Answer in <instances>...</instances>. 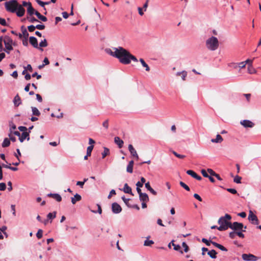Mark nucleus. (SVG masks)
I'll list each match as a JSON object with an SVG mask.
<instances>
[{
    "label": "nucleus",
    "instance_id": "f257e3e1",
    "mask_svg": "<svg viewBox=\"0 0 261 261\" xmlns=\"http://www.w3.org/2000/svg\"><path fill=\"white\" fill-rule=\"evenodd\" d=\"M114 50H115V57L117 58L119 62L123 64H129L131 60L138 62L136 57L122 47L119 46L117 48H114Z\"/></svg>",
    "mask_w": 261,
    "mask_h": 261
},
{
    "label": "nucleus",
    "instance_id": "f03ea898",
    "mask_svg": "<svg viewBox=\"0 0 261 261\" xmlns=\"http://www.w3.org/2000/svg\"><path fill=\"white\" fill-rule=\"evenodd\" d=\"M6 10L11 13H15L18 17H22L25 13V9L18 4L17 0H10L5 3Z\"/></svg>",
    "mask_w": 261,
    "mask_h": 261
},
{
    "label": "nucleus",
    "instance_id": "7ed1b4c3",
    "mask_svg": "<svg viewBox=\"0 0 261 261\" xmlns=\"http://www.w3.org/2000/svg\"><path fill=\"white\" fill-rule=\"evenodd\" d=\"M231 219V216L228 214H226L224 216L221 217L218 221V223L219 224L218 230L224 231L230 228L231 224L230 220Z\"/></svg>",
    "mask_w": 261,
    "mask_h": 261
},
{
    "label": "nucleus",
    "instance_id": "20e7f679",
    "mask_svg": "<svg viewBox=\"0 0 261 261\" xmlns=\"http://www.w3.org/2000/svg\"><path fill=\"white\" fill-rule=\"evenodd\" d=\"M205 45L208 49L214 51L218 48L219 41L216 37L212 36L206 40Z\"/></svg>",
    "mask_w": 261,
    "mask_h": 261
},
{
    "label": "nucleus",
    "instance_id": "39448f33",
    "mask_svg": "<svg viewBox=\"0 0 261 261\" xmlns=\"http://www.w3.org/2000/svg\"><path fill=\"white\" fill-rule=\"evenodd\" d=\"M4 43L5 46V51L8 53H10V51L13 50V47L12 46L13 44L12 39L8 36H5L4 38Z\"/></svg>",
    "mask_w": 261,
    "mask_h": 261
},
{
    "label": "nucleus",
    "instance_id": "423d86ee",
    "mask_svg": "<svg viewBox=\"0 0 261 261\" xmlns=\"http://www.w3.org/2000/svg\"><path fill=\"white\" fill-rule=\"evenodd\" d=\"M244 225L243 223H239L238 222H234L233 223L230 224V228L234 230H241L242 231H245V230H243ZM244 228H246V226H244Z\"/></svg>",
    "mask_w": 261,
    "mask_h": 261
},
{
    "label": "nucleus",
    "instance_id": "0eeeda50",
    "mask_svg": "<svg viewBox=\"0 0 261 261\" xmlns=\"http://www.w3.org/2000/svg\"><path fill=\"white\" fill-rule=\"evenodd\" d=\"M242 259L245 261H256L258 259L259 257L255 255L249 253L243 254L242 255Z\"/></svg>",
    "mask_w": 261,
    "mask_h": 261
},
{
    "label": "nucleus",
    "instance_id": "6e6552de",
    "mask_svg": "<svg viewBox=\"0 0 261 261\" xmlns=\"http://www.w3.org/2000/svg\"><path fill=\"white\" fill-rule=\"evenodd\" d=\"M248 219L252 224L258 225L259 223L257 216L251 211H249Z\"/></svg>",
    "mask_w": 261,
    "mask_h": 261
},
{
    "label": "nucleus",
    "instance_id": "1a4fd4ad",
    "mask_svg": "<svg viewBox=\"0 0 261 261\" xmlns=\"http://www.w3.org/2000/svg\"><path fill=\"white\" fill-rule=\"evenodd\" d=\"M29 42L30 44L35 48L38 49L41 51H43V49L41 48H39L37 39L36 37L31 36L29 38Z\"/></svg>",
    "mask_w": 261,
    "mask_h": 261
},
{
    "label": "nucleus",
    "instance_id": "9d476101",
    "mask_svg": "<svg viewBox=\"0 0 261 261\" xmlns=\"http://www.w3.org/2000/svg\"><path fill=\"white\" fill-rule=\"evenodd\" d=\"M112 211L114 214H119L122 211L120 205L116 202H114L112 204Z\"/></svg>",
    "mask_w": 261,
    "mask_h": 261
},
{
    "label": "nucleus",
    "instance_id": "9b49d317",
    "mask_svg": "<svg viewBox=\"0 0 261 261\" xmlns=\"http://www.w3.org/2000/svg\"><path fill=\"white\" fill-rule=\"evenodd\" d=\"M241 124L245 127H252L254 124L249 120H244L241 121Z\"/></svg>",
    "mask_w": 261,
    "mask_h": 261
},
{
    "label": "nucleus",
    "instance_id": "f8f14e48",
    "mask_svg": "<svg viewBox=\"0 0 261 261\" xmlns=\"http://www.w3.org/2000/svg\"><path fill=\"white\" fill-rule=\"evenodd\" d=\"M186 173L188 175H191L192 177H193V178L196 179L198 180H201V179H202V177L200 176H199L198 174H197L196 173H195L193 170H187Z\"/></svg>",
    "mask_w": 261,
    "mask_h": 261
},
{
    "label": "nucleus",
    "instance_id": "ddd939ff",
    "mask_svg": "<svg viewBox=\"0 0 261 261\" xmlns=\"http://www.w3.org/2000/svg\"><path fill=\"white\" fill-rule=\"evenodd\" d=\"M128 148L132 155L135 157L137 159H139L137 152L132 144L128 145Z\"/></svg>",
    "mask_w": 261,
    "mask_h": 261
},
{
    "label": "nucleus",
    "instance_id": "4468645a",
    "mask_svg": "<svg viewBox=\"0 0 261 261\" xmlns=\"http://www.w3.org/2000/svg\"><path fill=\"white\" fill-rule=\"evenodd\" d=\"M25 139H27L28 141L30 140V135L29 133L23 132L21 134H20V136L19 138V140L20 142H23Z\"/></svg>",
    "mask_w": 261,
    "mask_h": 261
},
{
    "label": "nucleus",
    "instance_id": "2eb2a0df",
    "mask_svg": "<svg viewBox=\"0 0 261 261\" xmlns=\"http://www.w3.org/2000/svg\"><path fill=\"white\" fill-rule=\"evenodd\" d=\"M122 190L125 193L129 194L132 195V196L134 195V194L133 193L132 191V188L126 183L124 184V187H123V189Z\"/></svg>",
    "mask_w": 261,
    "mask_h": 261
},
{
    "label": "nucleus",
    "instance_id": "dca6fc26",
    "mask_svg": "<svg viewBox=\"0 0 261 261\" xmlns=\"http://www.w3.org/2000/svg\"><path fill=\"white\" fill-rule=\"evenodd\" d=\"M48 197H52L56 199L58 202H60L62 200V197L59 194L55 193H49L47 195Z\"/></svg>",
    "mask_w": 261,
    "mask_h": 261
},
{
    "label": "nucleus",
    "instance_id": "f3484780",
    "mask_svg": "<svg viewBox=\"0 0 261 261\" xmlns=\"http://www.w3.org/2000/svg\"><path fill=\"white\" fill-rule=\"evenodd\" d=\"M114 142L118 146L119 148L122 147L124 143L123 141L120 139L119 137H115L114 138Z\"/></svg>",
    "mask_w": 261,
    "mask_h": 261
},
{
    "label": "nucleus",
    "instance_id": "a211bd4d",
    "mask_svg": "<svg viewBox=\"0 0 261 261\" xmlns=\"http://www.w3.org/2000/svg\"><path fill=\"white\" fill-rule=\"evenodd\" d=\"M140 200L142 202H148L149 201V197L146 193H143L139 195Z\"/></svg>",
    "mask_w": 261,
    "mask_h": 261
},
{
    "label": "nucleus",
    "instance_id": "6ab92c4d",
    "mask_svg": "<svg viewBox=\"0 0 261 261\" xmlns=\"http://www.w3.org/2000/svg\"><path fill=\"white\" fill-rule=\"evenodd\" d=\"M71 199L72 203L74 204L77 201H79L82 199V197L79 194H76L74 197H71Z\"/></svg>",
    "mask_w": 261,
    "mask_h": 261
},
{
    "label": "nucleus",
    "instance_id": "aec40b11",
    "mask_svg": "<svg viewBox=\"0 0 261 261\" xmlns=\"http://www.w3.org/2000/svg\"><path fill=\"white\" fill-rule=\"evenodd\" d=\"M133 166H134V161L133 160L129 162L126 171L127 172L132 173L133 171Z\"/></svg>",
    "mask_w": 261,
    "mask_h": 261
},
{
    "label": "nucleus",
    "instance_id": "412c9836",
    "mask_svg": "<svg viewBox=\"0 0 261 261\" xmlns=\"http://www.w3.org/2000/svg\"><path fill=\"white\" fill-rule=\"evenodd\" d=\"M223 139L221 136L219 134H217L216 139H212L211 142L213 143H221Z\"/></svg>",
    "mask_w": 261,
    "mask_h": 261
},
{
    "label": "nucleus",
    "instance_id": "4be33fe9",
    "mask_svg": "<svg viewBox=\"0 0 261 261\" xmlns=\"http://www.w3.org/2000/svg\"><path fill=\"white\" fill-rule=\"evenodd\" d=\"M36 11L33 8L32 4L27 8V13L30 16L35 14Z\"/></svg>",
    "mask_w": 261,
    "mask_h": 261
},
{
    "label": "nucleus",
    "instance_id": "5701e85b",
    "mask_svg": "<svg viewBox=\"0 0 261 261\" xmlns=\"http://www.w3.org/2000/svg\"><path fill=\"white\" fill-rule=\"evenodd\" d=\"M212 244L214 246H215L216 247H217L218 248H219V249H220L222 251H227V249L225 247H224L222 245L219 244H218V243H216L215 242H212Z\"/></svg>",
    "mask_w": 261,
    "mask_h": 261
},
{
    "label": "nucleus",
    "instance_id": "b1692460",
    "mask_svg": "<svg viewBox=\"0 0 261 261\" xmlns=\"http://www.w3.org/2000/svg\"><path fill=\"white\" fill-rule=\"evenodd\" d=\"M35 15L38 19L43 22H45L47 20V18L45 16L42 15L39 12L36 11Z\"/></svg>",
    "mask_w": 261,
    "mask_h": 261
},
{
    "label": "nucleus",
    "instance_id": "393cba45",
    "mask_svg": "<svg viewBox=\"0 0 261 261\" xmlns=\"http://www.w3.org/2000/svg\"><path fill=\"white\" fill-rule=\"evenodd\" d=\"M176 74L177 76L181 75L182 80L185 81L187 75V72L186 71H182L181 72H177Z\"/></svg>",
    "mask_w": 261,
    "mask_h": 261
},
{
    "label": "nucleus",
    "instance_id": "a878e982",
    "mask_svg": "<svg viewBox=\"0 0 261 261\" xmlns=\"http://www.w3.org/2000/svg\"><path fill=\"white\" fill-rule=\"evenodd\" d=\"M174 241H172L170 243H169L168 246L169 248H170V244H172V245L174 247V250L176 251H179L180 249V246L179 245H176L174 243Z\"/></svg>",
    "mask_w": 261,
    "mask_h": 261
},
{
    "label": "nucleus",
    "instance_id": "bb28decb",
    "mask_svg": "<svg viewBox=\"0 0 261 261\" xmlns=\"http://www.w3.org/2000/svg\"><path fill=\"white\" fill-rule=\"evenodd\" d=\"M139 61L141 62L143 67L145 68V70L146 71H149L150 70V68H149V66L145 62V61L142 58L140 59Z\"/></svg>",
    "mask_w": 261,
    "mask_h": 261
},
{
    "label": "nucleus",
    "instance_id": "cd10ccee",
    "mask_svg": "<svg viewBox=\"0 0 261 261\" xmlns=\"http://www.w3.org/2000/svg\"><path fill=\"white\" fill-rule=\"evenodd\" d=\"M217 254V252L214 249H212L207 252V254L212 258H216Z\"/></svg>",
    "mask_w": 261,
    "mask_h": 261
},
{
    "label": "nucleus",
    "instance_id": "c85d7f7f",
    "mask_svg": "<svg viewBox=\"0 0 261 261\" xmlns=\"http://www.w3.org/2000/svg\"><path fill=\"white\" fill-rule=\"evenodd\" d=\"M14 103L16 106H18L21 103V99L18 95L15 96L14 99Z\"/></svg>",
    "mask_w": 261,
    "mask_h": 261
},
{
    "label": "nucleus",
    "instance_id": "c756f323",
    "mask_svg": "<svg viewBox=\"0 0 261 261\" xmlns=\"http://www.w3.org/2000/svg\"><path fill=\"white\" fill-rule=\"evenodd\" d=\"M21 29L23 38H28L29 33L23 25L21 27Z\"/></svg>",
    "mask_w": 261,
    "mask_h": 261
},
{
    "label": "nucleus",
    "instance_id": "7c9ffc66",
    "mask_svg": "<svg viewBox=\"0 0 261 261\" xmlns=\"http://www.w3.org/2000/svg\"><path fill=\"white\" fill-rule=\"evenodd\" d=\"M10 144V140L8 138H5L3 142L2 143V146L3 147H8Z\"/></svg>",
    "mask_w": 261,
    "mask_h": 261
},
{
    "label": "nucleus",
    "instance_id": "2f4dec72",
    "mask_svg": "<svg viewBox=\"0 0 261 261\" xmlns=\"http://www.w3.org/2000/svg\"><path fill=\"white\" fill-rule=\"evenodd\" d=\"M39 48H42V47H45L47 46L48 43L47 42V40L46 39H44V40H42L38 45Z\"/></svg>",
    "mask_w": 261,
    "mask_h": 261
},
{
    "label": "nucleus",
    "instance_id": "473e14b6",
    "mask_svg": "<svg viewBox=\"0 0 261 261\" xmlns=\"http://www.w3.org/2000/svg\"><path fill=\"white\" fill-rule=\"evenodd\" d=\"M32 114L33 115L39 116L40 115V112L36 107H32Z\"/></svg>",
    "mask_w": 261,
    "mask_h": 261
},
{
    "label": "nucleus",
    "instance_id": "72a5a7b5",
    "mask_svg": "<svg viewBox=\"0 0 261 261\" xmlns=\"http://www.w3.org/2000/svg\"><path fill=\"white\" fill-rule=\"evenodd\" d=\"M56 212H54L53 213H49L47 215V218L48 219L52 220L56 218Z\"/></svg>",
    "mask_w": 261,
    "mask_h": 261
},
{
    "label": "nucleus",
    "instance_id": "f704fd0d",
    "mask_svg": "<svg viewBox=\"0 0 261 261\" xmlns=\"http://www.w3.org/2000/svg\"><path fill=\"white\" fill-rule=\"evenodd\" d=\"M109 153H110V150L107 147H104L103 152L102 153V158L104 159Z\"/></svg>",
    "mask_w": 261,
    "mask_h": 261
},
{
    "label": "nucleus",
    "instance_id": "c9c22d12",
    "mask_svg": "<svg viewBox=\"0 0 261 261\" xmlns=\"http://www.w3.org/2000/svg\"><path fill=\"white\" fill-rule=\"evenodd\" d=\"M96 205H97V206L98 207L97 211L91 210H90L91 212L92 213H98V214H101L102 213V209H101L100 205L99 204H97Z\"/></svg>",
    "mask_w": 261,
    "mask_h": 261
},
{
    "label": "nucleus",
    "instance_id": "e433bc0d",
    "mask_svg": "<svg viewBox=\"0 0 261 261\" xmlns=\"http://www.w3.org/2000/svg\"><path fill=\"white\" fill-rule=\"evenodd\" d=\"M153 244H154V242L153 241L148 240L147 239L144 241V245L145 246H150Z\"/></svg>",
    "mask_w": 261,
    "mask_h": 261
},
{
    "label": "nucleus",
    "instance_id": "4c0bfd02",
    "mask_svg": "<svg viewBox=\"0 0 261 261\" xmlns=\"http://www.w3.org/2000/svg\"><path fill=\"white\" fill-rule=\"evenodd\" d=\"M9 137L10 140H11L12 142H15L16 140V138L13 136V135L12 134V130H11V129H10V133L9 134Z\"/></svg>",
    "mask_w": 261,
    "mask_h": 261
},
{
    "label": "nucleus",
    "instance_id": "58836bf2",
    "mask_svg": "<svg viewBox=\"0 0 261 261\" xmlns=\"http://www.w3.org/2000/svg\"><path fill=\"white\" fill-rule=\"evenodd\" d=\"M93 147H94L93 145H90L87 147V155H89V156L91 155L92 151L93 149Z\"/></svg>",
    "mask_w": 261,
    "mask_h": 261
},
{
    "label": "nucleus",
    "instance_id": "ea45409f",
    "mask_svg": "<svg viewBox=\"0 0 261 261\" xmlns=\"http://www.w3.org/2000/svg\"><path fill=\"white\" fill-rule=\"evenodd\" d=\"M242 177L241 176H239V175H236L233 179V181L234 182L237 184H240L241 182Z\"/></svg>",
    "mask_w": 261,
    "mask_h": 261
},
{
    "label": "nucleus",
    "instance_id": "a19ab883",
    "mask_svg": "<svg viewBox=\"0 0 261 261\" xmlns=\"http://www.w3.org/2000/svg\"><path fill=\"white\" fill-rule=\"evenodd\" d=\"M179 184L181 187H182L183 188H184L186 190L189 191L190 188L184 182L180 181Z\"/></svg>",
    "mask_w": 261,
    "mask_h": 261
},
{
    "label": "nucleus",
    "instance_id": "79ce46f5",
    "mask_svg": "<svg viewBox=\"0 0 261 261\" xmlns=\"http://www.w3.org/2000/svg\"><path fill=\"white\" fill-rule=\"evenodd\" d=\"M172 153L175 156H176L177 158H179V159H184V158H185V155H182V154H178L177 153L176 151H172Z\"/></svg>",
    "mask_w": 261,
    "mask_h": 261
},
{
    "label": "nucleus",
    "instance_id": "37998d69",
    "mask_svg": "<svg viewBox=\"0 0 261 261\" xmlns=\"http://www.w3.org/2000/svg\"><path fill=\"white\" fill-rule=\"evenodd\" d=\"M43 231L42 229H39L36 233V237L38 239H41L42 237Z\"/></svg>",
    "mask_w": 261,
    "mask_h": 261
},
{
    "label": "nucleus",
    "instance_id": "c03bdc74",
    "mask_svg": "<svg viewBox=\"0 0 261 261\" xmlns=\"http://www.w3.org/2000/svg\"><path fill=\"white\" fill-rule=\"evenodd\" d=\"M36 3L39 5L41 7H43V9L44 10H46V8L45 7H44V2H42L41 1V0H35Z\"/></svg>",
    "mask_w": 261,
    "mask_h": 261
},
{
    "label": "nucleus",
    "instance_id": "a18cd8bd",
    "mask_svg": "<svg viewBox=\"0 0 261 261\" xmlns=\"http://www.w3.org/2000/svg\"><path fill=\"white\" fill-rule=\"evenodd\" d=\"M202 242L203 243H204L207 246H210L211 244H212V242H213V241H212L211 240L208 241L205 238H203L202 239Z\"/></svg>",
    "mask_w": 261,
    "mask_h": 261
},
{
    "label": "nucleus",
    "instance_id": "49530a36",
    "mask_svg": "<svg viewBox=\"0 0 261 261\" xmlns=\"http://www.w3.org/2000/svg\"><path fill=\"white\" fill-rule=\"evenodd\" d=\"M248 72L250 74H253L255 72V70L252 67V65H249L248 68Z\"/></svg>",
    "mask_w": 261,
    "mask_h": 261
},
{
    "label": "nucleus",
    "instance_id": "de8ad7c7",
    "mask_svg": "<svg viewBox=\"0 0 261 261\" xmlns=\"http://www.w3.org/2000/svg\"><path fill=\"white\" fill-rule=\"evenodd\" d=\"M18 129L22 133L23 132H27L28 128L25 126H18Z\"/></svg>",
    "mask_w": 261,
    "mask_h": 261
},
{
    "label": "nucleus",
    "instance_id": "09e8293b",
    "mask_svg": "<svg viewBox=\"0 0 261 261\" xmlns=\"http://www.w3.org/2000/svg\"><path fill=\"white\" fill-rule=\"evenodd\" d=\"M106 51L108 54L115 57V50L113 51L111 49H107Z\"/></svg>",
    "mask_w": 261,
    "mask_h": 261
},
{
    "label": "nucleus",
    "instance_id": "8fccbe9b",
    "mask_svg": "<svg viewBox=\"0 0 261 261\" xmlns=\"http://www.w3.org/2000/svg\"><path fill=\"white\" fill-rule=\"evenodd\" d=\"M0 24L3 26H7V23L4 18L0 17Z\"/></svg>",
    "mask_w": 261,
    "mask_h": 261
},
{
    "label": "nucleus",
    "instance_id": "3c124183",
    "mask_svg": "<svg viewBox=\"0 0 261 261\" xmlns=\"http://www.w3.org/2000/svg\"><path fill=\"white\" fill-rule=\"evenodd\" d=\"M6 189V185L4 182L0 183V191H5Z\"/></svg>",
    "mask_w": 261,
    "mask_h": 261
},
{
    "label": "nucleus",
    "instance_id": "603ef678",
    "mask_svg": "<svg viewBox=\"0 0 261 261\" xmlns=\"http://www.w3.org/2000/svg\"><path fill=\"white\" fill-rule=\"evenodd\" d=\"M226 190L228 192H230V193H232L233 194H236L237 193V190L236 189H234L227 188V189H226Z\"/></svg>",
    "mask_w": 261,
    "mask_h": 261
},
{
    "label": "nucleus",
    "instance_id": "864d4df0",
    "mask_svg": "<svg viewBox=\"0 0 261 261\" xmlns=\"http://www.w3.org/2000/svg\"><path fill=\"white\" fill-rule=\"evenodd\" d=\"M28 20L30 22H32V23H33L34 22H38V20L35 17H28L27 18Z\"/></svg>",
    "mask_w": 261,
    "mask_h": 261
},
{
    "label": "nucleus",
    "instance_id": "5fc2aeb1",
    "mask_svg": "<svg viewBox=\"0 0 261 261\" xmlns=\"http://www.w3.org/2000/svg\"><path fill=\"white\" fill-rule=\"evenodd\" d=\"M207 172L210 174V176H214L216 173L213 170L210 168L207 169Z\"/></svg>",
    "mask_w": 261,
    "mask_h": 261
},
{
    "label": "nucleus",
    "instance_id": "6e6d98bb",
    "mask_svg": "<svg viewBox=\"0 0 261 261\" xmlns=\"http://www.w3.org/2000/svg\"><path fill=\"white\" fill-rule=\"evenodd\" d=\"M237 64H238V67H239L240 69L244 68L246 66L245 62H241Z\"/></svg>",
    "mask_w": 261,
    "mask_h": 261
},
{
    "label": "nucleus",
    "instance_id": "4d7b16f0",
    "mask_svg": "<svg viewBox=\"0 0 261 261\" xmlns=\"http://www.w3.org/2000/svg\"><path fill=\"white\" fill-rule=\"evenodd\" d=\"M182 246L184 248V251L185 252H187L189 250V247L185 242L182 243Z\"/></svg>",
    "mask_w": 261,
    "mask_h": 261
},
{
    "label": "nucleus",
    "instance_id": "13d9d810",
    "mask_svg": "<svg viewBox=\"0 0 261 261\" xmlns=\"http://www.w3.org/2000/svg\"><path fill=\"white\" fill-rule=\"evenodd\" d=\"M122 199L123 200V201H124V202L125 203V204H126V205H127L128 206H129L128 205V202H129V201L130 199H129V198H126L125 197V196H123V197H122Z\"/></svg>",
    "mask_w": 261,
    "mask_h": 261
},
{
    "label": "nucleus",
    "instance_id": "bf43d9fd",
    "mask_svg": "<svg viewBox=\"0 0 261 261\" xmlns=\"http://www.w3.org/2000/svg\"><path fill=\"white\" fill-rule=\"evenodd\" d=\"M28 30L29 32H32L35 31L36 28V26L33 25H31L28 27Z\"/></svg>",
    "mask_w": 261,
    "mask_h": 261
},
{
    "label": "nucleus",
    "instance_id": "052dcab7",
    "mask_svg": "<svg viewBox=\"0 0 261 261\" xmlns=\"http://www.w3.org/2000/svg\"><path fill=\"white\" fill-rule=\"evenodd\" d=\"M31 4V3L28 2H25V1H23L22 2V5H21V6H22V7H28Z\"/></svg>",
    "mask_w": 261,
    "mask_h": 261
},
{
    "label": "nucleus",
    "instance_id": "680f3d73",
    "mask_svg": "<svg viewBox=\"0 0 261 261\" xmlns=\"http://www.w3.org/2000/svg\"><path fill=\"white\" fill-rule=\"evenodd\" d=\"M36 28L40 30H42L44 29L45 25L44 24H37L36 25Z\"/></svg>",
    "mask_w": 261,
    "mask_h": 261
},
{
    "label": "nucleus",
    "instance_id": "e2e57ef3",
    "mask_svg": "<svg viewBox=\"0 0 261 261\" xmlns=\"http://www.w3.org/2000/svg\"><path fill=\"white\" fill-rule=\"evenodd\" d=\"M201 172L202 175L205 177H208L209 175L207 173V172L204 169H202Z\"/></svg>",
    "mask_w": 261,
    "mask_h": 261
},
{
    "label": "nucleus",
    "instance_id": "0e129e2a",
    "mask_svg": "<svg viewBox=\"0 0 261 261\" xmlns=\"http://www.w3.org/2000/svg\"><path fill=\"white\" fill-rule=\"evenodd\" d=\"M236 235V231H232L229 233V237L231 239H234Z\"/></svg>",
    "mask_w": 261,
    "mask_h": 261
},
{
    "label": "nucleus",
    "instance_id": "69168bd1",
    "mask_svg": "<svg viewBox=\"0 0 261 261\" xmlns=\"http://www.w3.org/2000/svg\"><path fill=\"white\" fill-rule=\"evenodd\" d=\"M194 197L197 199L199 201H202V198L198 194H194L193 195Z\"/></svg>",
    "mask_w": 261,
    "mask_h": 261
},
{
    "label": "nucleus",
    "instance_id": "338daca9",
    "mask_svg": "<svg viewBox=\"0 0 261 261\" xmlns=\"http://www.w3.org/2000/svg\"><path fill=\"white\" fill-rule=\"evenodd\" d=\"M102 125L104 127H105L106 129L108 128L109 127V122L108 120H106L103 123Z\"/></svg>",
    "mask_w": 261,
    "mask_h": 261
},
{
    "label": "nucleus",
    "instance_id": "774afa93",
    "mask_svg": "<svg viewBox=\"0 0 261 261\" xmlns=\"http://www.w3.org/2000/svg\"><path fill=\"white\" fill-rule=\"evenodd\" d=\"M22 44L25 46H27L28 45V38H23L22 39Z\"/></svg>",
    "mask_w": 261,
    "mask_h": 261
}]
</instances>
